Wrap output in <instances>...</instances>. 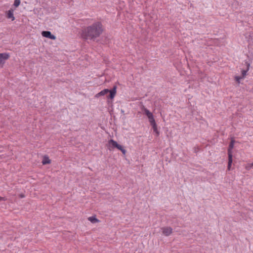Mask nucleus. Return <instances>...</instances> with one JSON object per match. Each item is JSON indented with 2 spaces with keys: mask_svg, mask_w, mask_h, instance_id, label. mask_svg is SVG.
Wrapping results in <instances>:
<instances>
[{
  "mask_svg": "<svg viewBox=\"0 0 253 253\" xmlns=\"http://www.w3.org/2000/svg\"><path fill=\"white\" fill-rule=\"evenodd\" d=\"M42 35L43 37L47 38L51 40H55L56 39V37L51 34L50 31H43L42 33Z\"/></svg>",
  "mask_w": 253,
  "mask_h": 253,
  "instance_id": "obj_5",
  "label": "nucleus"
},
{
  "mask_svg": "<svg viewBox=\"0 0 253 253\" xmlns=\"http://www.w3.org/2000/svg\"><path fill=\"white\" fill-rule=\"evenodd\" d=\"M14 10L10 9L6 12V17L11 19L12 21L14 20L15 17L13 14Z\"/></svg>",
  "mask_w": 253,
  "mask_h": 253,
  "instance_id": "obj_7",
  "label": "nucleus"
},
{
  "mask_svg": "<svg viewBox=\"0 0 253 253\" xmlns=\"http://www.w3.org/2000/svg\"><path fill=\"white\" fill-rule=\"evenodd\" d=\"M142 110L144 111V114L147 116L148 118L153 115V114L151 112H150L148 109L146 108L144 106H143L142 107Z\"/></svg>",
  "mask_w": 253,
  "mask_h": 253,
  "instance_id": "obj_8",
  "label": "nucleus"
},
{
  "mask_svg": "<svg viewBox=\"0 0 253 253\" xmlns=\"http://www.w3.org/2000/svg\"><path fill=\"white\" fill-rule=\"evenodd\" d=\"M20 4V0H14L13 5L15 7H18Z\"/></svg>",
  "mask_w": 253,
  "mask_h": 253,
  "instance_id": "obj_20",
  "label": "nucleus"
},
{
  "mask_svg": "<svg viewBox=\"0 0 253 253\" xmlns=\"http://www.w3.org/2000/svg\"><path fill=\"white\" fill-rule=\"evenodd\" d=\"M109 144L112 148H116V146H117L118 143L113 139H111L109 141Z\"/></svg>",
  "mask_w": 253,
  "mask_h": 253,
  "instance_id": "obj_12",
  "label": "nucleus"
},
{
  "mask_svg": "<svg viewBox=\"0 0 253 253\" xmlns=\"http://www.w3.org/2000/svg\"><path fill=\"white\" fill-rule=\"evenodd\" d=\"M252 61L251 60L248 58L244 60L245 65L246 66V68L250 69V65Z\"/></svg>",
  "mask_w": 253,
  "mask_h": 253,
  "instance_id": "obj_14",
  "label": "nucleus"
},
{
  "mask_svg": "<svg viewBox=\"0 0 253 253\" xmlns=\"http://www.w3.org/2000/svg\"><path fill=\"white\" fill-rule=\"evenodd\" d=\"M142 110L144 111V114L147 116L148 118L153 115V114L151 112H150L148 109L146 108L144 106H143L142 107Z\"/></svg>",
  "mask_w": 253,
  "mask_h": 253,
  "instance_id": "obj_9",
  "label": "nucleus"
},
{
  "mask_svg": "<svg viewBox=\"0 0 253 253\" xmlns=\"http://www.w3.org/2000/svg\"><path fill=\"white\" fill-rule=\"evenodd\" d=\"M51 163L50 160L49 159L48 157L45 156H44L43 160L42 161V164L44 165L46 164H49Z\"/></svg>",
  "mask_w": 253,
  "mask_h": 253,
  "instance_id": "obj_11",
  "label": "nucleus"
},
{
  "mask_svg": "<svg viewBox=\"0 0 253 253\" xmlns=\"http://www.w3.org/2000/svg\"><path fill=\"white\" fill-rule=\"evenodd\" d=\"M235 81L239 84L240 83V80L243 79L241 76H236L235 77Z\"/></svg>",
  "mask_w": 253,
  "mask_h": 253,
  "instance_id": "obj_21",
  "label": "nucleus"
},
{
  "mask_svg": "<svg viewBox=\"0 0 253 253\" xmlns=\"http://www.w3.org/2000/svg\"><path fill=\"white\" fill-rule=\"evenodd\" d=\"M116 89H117L116 86H114L113 88L111 90H109L108 89H104L101 90V91H100L99 93H97L95 95V97H99L100 96L104 95L106 94L109 92L110 94L108 96V98L113 99L114 98V97L116 94Z\"/></svg>",
  "mask_w": 253,
  "mask_h": 253,
  "instance_id": "obj_2",
  "label": "nucleus"
},
{
  "mask_svg": "<svg viewBox=\"0 0 253 253\" xmlns=\"http://www.w3.org/2000/svg\"><path fill=\"white\" fill-rule=\"evenodd\" d=\"M5 199L4 197H2L0 196V201H5Z\"/></svg>",
  "mask_w": 253,
  "mask_h": 253,
  "instance_id": "obj_22",
  "label": "nucleus"
},
{
  "mask_svg": "<svg viewBox=\"0 0 253 253\" xmlns=\"http://www.w3.org/2000/svg\"><path fill=\"white\" fill-rule=\"evenodd\" d=\"M249 70V69H247V68H246V69H244V70H242V71H241L242 76H241V78H242L243 79H244L245 78V77L246 76L247 73Z\"/></svg>",
  "mask_w": 253,
  "mask_h": 253,
  "instance_id": "obj_17",
  "label": "nucleus"
},
{
  "mask_svg": "<svg viewBox=\"0 0 253 253\" xmlns=\"http://www.w3.org/2000/svg\"><path fill=\"white\" fill-rule=\"evenodd\" d=\"M104 30L101 22L97 21L85 28L82 33V37L84 40L94 41L100 37Z\"/></svg>",
  "mask_w": 253,
  "mask_h": 253,
  "instance_id": "obj_1",
  "label": "nucleus"
},
{
  "mask_svg": "<svg viewBox=\"0 0 253 253\" xmlns=\"http://www.w3.org/2000/svg\"><path fill=\"white\" fill-rule=\"evenodd\" d=\"M163 234L166 236H169L172 232V229L170 227H165L161 228Z\"/></svg>",
  "mask_w": 253,
  "mask_h": 253,
  "instance_id": "obj_4",
  "label": "nucleus"
},
{
  "mask_svg": "<svg viewBox=\"0 0 253 253\" xmlns=\"http://www.w3.org/2000/svg\"><path fill=\"white\" fill-rule=\"evenodd\" d=\"M228 170H230L231 166L232 163V151H231L230 150H228Z\"/></svg>",
  "mask_w": 253,
  "mask_h": 253,
  "instance_id": "obj_6",
  "label": "nucleus"
},
{
  "mask_svg": "<svg viewBox=\"0 0 253 253\" xmlns=\"http://www.w3.org/2000/svg\"><path fill=\"white\" fill-rule=\"evenodd\" d=\"M88 220L91 223H95L99 222V220L96 218L95 216H90L88 218Z\"/></svg>",
  "mask_w": 253,
  "mask_h": 253,
  "instance_id": "obj_13",
  "label": "nucleus"
},
{
  "mask_svg": "<svg viewBox=\"0 0 253 253\" xmlns=\"http://www.w3.org/2000/svg\"><path fill=\"white\" fill-rule=\"evenodd\" d=\"M116 148L120 150L123 153V154H124V155L126 154V150L125 149V148L122 145L118 144L117 146H116Z\"/></svg>",
  "mask_w": 253,
  "mask_h": 253,
  "instance_id": "obj_16",
  "label": "nucleus"
},
{
  "mask_svg": "<svg viewBox=\"0 0 253 253\" xmlns=\"http://www.w3.org/2000/svg\"><path fill=\"white\" fill-rule=\"evenodd\" d=\"M9 54L8 53H0V65H3L5 61L9 58Z\"/></svg>",
  "mask_w": 253,
  "mask_h": 253,
  "instance_id": "obj_3",
  "label": "nucleus"
},
{
  "mask_svg": "<svg viewBox=\"0 0 253 253\" xmlns=\"http://www.w3.org/2000/svg\"><path fill=\"white\" fill-rule=\"evenodd\" d=\"M142 110L144 111V114L147 116L148 118L153 115V114L151 112H150L148 109L146 108L144 106H143L142 107Z\"/></svg>",
  "mask_w": 253,
  "mask_h": 253,
  "instance_id": "obj_10",
  "label": "nucleus"
},
{
  "mask_svg": "<svg viewBox=\"0 0 253 253\" xmlns=\"http://www.w3.org/2000/svg\"><path fill=\"white\" fill-rule=\"evenodd\" d=\"M149 121L150 123V125H152L156 123L155 120L154 118V116H152L151 117H150L148 118Z\"/></svg>",
  "mask_w": 253,
  "mask_h": 253,
  "instance_id": "obj_18",
  "label": "nucleus"
},
{
  "mask_svg": "<svg viewBox=\"0 0 253 253\" xmlns=\"http://www.w3.org/2000/svg\"><path fill=\"white\" fill-rule=\"evenodd\" d=\"M152 126V128L153 129V131L156 133L157 136H158L159 135V132L157 129V126L156 123L151 125Z\"/></svg>",
  "mask_w": 253,
  "mask_h": 253,
  "instance_id": "obj_15",
  "label": "nucleus"
},
{
  "mask_svg": "<svg viewBox=\"0 0 253 253\" xmlns=\"http://www.w3.org/2000/svg\"><path fill=\"white\" fill-rule=\"evenodd\" d=\"M234 140H231L230 144H229V148H228V150H230L231 151V150L233 149V147H234Z\"/></svg>",
  "mask_w": 253,
  "mask_h": 253,
  "instance_id": "obj_19",
  "label": "nucleus"
}]
</instances>
